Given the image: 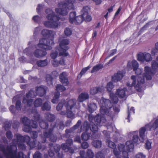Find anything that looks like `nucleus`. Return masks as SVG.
<instances>
[{
  "label": "nucleus",
  "mask_w": 158,
  "mask_h": 158,
  "mask_svg": "<svg viewBox=\"0 0 158 158\" xmlns=\"http://www.w3.org/2000/svg\"><path fill=\"white\" fill-rule=\"evenodd\" d=\"M43 36L47 38H43L39 40V43L38 44L39 47L43 48L47 50L52 49V46L54 45L53 37L54 33L53 31L47 29H44L42 31Z\"/></svg>",
  "instance_id": "20e7f679"
},
{
  "label": "nucleus",
  "mask_w": 158,
  "mask_h": 158,
  "mask_svg": "<svg viewBox=\"0 0 158 158\" xmlns=\"http://www.w3.org/2000/svg\"><path fill=\"white\" fill-rule=\"evenodd\" d=\"M75 1V0H66L64 2L59 3L58 5L60 8L56 9V12L63 15H66L69 10L74 9L73 4Z\"/></svg>",
  "instance_id": "423d86ee"
},
{
  "label": "nucleus",
  "mask_w": 158,
  "mask_h": 158,
  "mask_svg": "<svg viewBox=\"0 0 158 158\" xmlns=\"http://www.w3.org/2000/svg\"><path fill=\"white\" fill-rule=\"evenodd\" d=\"M50 103L49 102H46L44 103L41 107L42 110L43 111L45 110L49 111L51 108Z\"/></svg>",
  "instance_id": "72a5a7b5"
},
{
  "label": "nucleus",
  "mask_w": 158,
  "mask_h": 158,
  "mask_svg": "<svg viewBox=\"0 0 158 158\" xmlns=\"http://www.w3.org/2000/svg\"><path fill=\"white\" fill-rule=\"evenodd\" d=\"M48 62L47 59L44 60H40L36 62V64L39 67H43L48 65Z\"/></svg>",
  "instance_id": "bb28decb"
},
{
  "label": "nucleus",
  "mask_w": 158,
  "mask_h": 158,
  "mask_svg": "<svg viewBox=\"0 0 158 158\" xmlns=\"http://www.w3.org/2000/svg\"><path fill=\"white\" fill-rule=\"evenodd\" d=\"M65 101L64 100H62L61 102L59 103L56 107L57 110L59 111L61 110L62 109L64 104H65Z\"/></svg>",
  "instance_id": "4d7b16f0"
},
{
  "label": "nucleus",
  "mask_w": 158,
  "mask_h": 158,
  "mask_svg": "<svg viewBox=\"0 0 158 158\" xmlns=\"http://www.w3.org/2000/svg\"><path fill=\"white\" fill-rule=\"evenodd\" d=\"M106 140L107 145L110 148H116V145L114 143L109 140L106 139Z\"/></svg>",
  "instance_id": "6e6d98bb"
},
{
  "label": "nucleus",
  "mask_w": 158,
  "mask_h": 158,
  "mask_svg": "<svg viewBox=\"0 0 158 158\" xmlns=\"http://www.w3.org/2000/svg\"><path fill=\"white\" fill-rule=\"evenodd\" d=\"M89 98V95L87 93H82L79 96L77 100L79 102H82Z\"/></svg>",
  "instance_id": "393cba45"
},
{
  "label": "nucleus",
  "mask_w": 158,
  "mask_h": 158,
  "mask_svg": "<svg viewBox=\"0 0 158 158\" xmlns=\"http://www.w3.org/2000/svg\"><path fill=\"white\" fill-rule=\"evenodd\" d=\"M20 121L24 126L23 128V130L25 132H30L31 130V127L33 128H36L37 126L36 121L33 120H31L26 117L21 118Z\"/></svg>",
  "instance_id": "1a4fd4ad"
},
{
  "label": "nucleus",
  "mask_w": 158,
  "mask_h": 158,
  "mask_svg": "<svg viewBox=\"0 0 158 158\" xmlns=\"http://www.w3.org/2000/svg\"><path fill=\"white\" fill-rule=\"evenodd\" d=\"M43 103V100L41 98L37 99L34 102V106L35 107L41 106Z\"/></svg>",
  "instance_id": "c03bdc74"
},
{
  "label": "nucleus",
  "mask_w": 158,
  "mask_h": 158,
  "mask_svg": "<svg viewBox=\"0 0 158 158\" xmlns=\"http://www.w3.org/2000/svg\"><path fill=\"white\" fill-rule=\"evenodd\" d=\"M99 104L100 107V113L102 115L110 117L112 119L120 111L118 106L112 108V104L109 99L102 98L100 100Z\"/></svg>",
  "instance_id": "f03ea898"
},
{
  "label": "nucleus",
  "mask_w": 158,
  "mask_h": 158,
  "mask_svg": "<svg viewBox=\"0 0 158 158\" xmlns=\"http://www.w3.org/2000/svg\"><path fill=\"white\" fill-rule=\"evenodd\" d=\"M82 15L77 16L74 20L75 22L73 24H79L82 23L85 19V17L83 16Z\"/></svg>",
  "instance_id": "2f4dec72"
},
{
  "label": "nucleus",
  "mask_w": 158,
  "mask_h": 158,
  "mask_svg": "<svg viewBox=\"0 0 158 158\" xmlns=\"http://www.w3.org/2000/svg\"><path fill=\"white\" fill-rule=\"evenodd\" d=\"M97 108L96 105L94 103H91L88 105V110L89 112L92 113L96 110Z\"/></svg>",
  "instance_id": "58836bf2"
},
{
  "label": "nucleus",
  "mask_w": 158,
  "mask_h": 158,
  "mask_svg": "<svg viewBox=\"0 0 158 158\" xmlns=\"http://www.w3.org/2000/svg\"><path fill=\"white\" fill-rule=\"evenodd\" d=\"M89 10V7L87 6H85L83 7L82 11L83 14L82 15L83 16L85 17L86 15L88 14V11Z\"/></svg>",
  "instance_id": "5fc2aeb1"
},
{
  "label": "nucleus",
  "mask_w": 158,
  "mask_h": 158,
  "mask_svg": "<svg viewBox=\"0 0 158 158\" xmlns=\"http://www.w3.org/2000/svg\"><path fill=\"white\" fill-rule=\"evenodd\" d=\"M11 123L10 122L7 121L4 123V127L5 130H9L11 127Z\"/></svg>",
  "instance_id": "0e129e2a"
},
{
  "label": "nucleus",
  "mask_w": 158,
  "mask_h": 158,
  "mask_svg": "<svg viewBox=\"0 0 158 158\" xmlns=\"http://www.w3.org/2000/svg\"><path fill=\"white\" fill-rule=\"evenodd\" d=\"M36 97V94H35L33 89H31L26 94V97H24L23 99V103H27V106H30L32 104L33 98Z\"/></svg>",
  "instance_id": "9b49d317"
},
{
  "label": "nucleus",
  "mask_w": 158,
  "mask_h": 158,
  "mask_svg": "<svg viewBox=\"0 0 158 158\" xmlns=\"http://www.w3.org/2000/svg\"><path fill=\"white\" fill-rule=\"evenodd\" d=\"M67 77V74L65 72H62L60 74L59 76V78L60 82L64 86L67 85L69 83Z\"/></svg>",
  "instance_id": "aec40b11"
},
{
  "label": "nucleus",
  "mask_w": 158,
  "mask_h": 158,
  "mask_svg": "<svg viewBox=\"0 0 158 158\" xmlns=\"http://www.w3.org/2000/svg\"><path fill=\"white\" fill-rule=\"evenodd\" d=\"M46 87L45 86H40L35 87V92L36 96L38 95L40 97H42L46 94Z\"/></svg>",
  "instance_id": "a211bd4d"
},
{
  "label": "nucleus",
  "mask_w": 158,
  "mask_h": 158,
  "mask_svg": "<svg viewBox=\"0 0 158 158\" xmlns=\"http://www.w3.org/2000/svg\"><path fill=\"white\" fill-rule=\"evenodd\" d=\"M90 68V67L89 66L85 68H83L81 71L79 75H78V77L80 75V77H81V76L83 75Z\"/></svg>",
  "instance_id": "69168bd1"
},
{
  "label": "nucleus",
  "mask_w": 158,
  "mask_h": 158,
  "mask_svg": "<svg viewBox=\"0 0 158 158\" xmlns=\"http://www.w3.org/2000/svg\"><path fill=\"white\" fill-rule=\"evenodd\" d=\"M127 66L129 68H132L134 71L139 67V64L136 60H134L131 61H128Z\"/></svg>",
  "instance_id": "b1692460"
},
{
  "label": "nucleus",
  "mask_w": 158,
  "mask_h": 158,
  "mask_svg": "<svg viewBox=\"0 0 158 158\" xmlns=\"http://www.w3.org/2000/svg\"><path fill=\"white\" fill-rule=\"evenodd\" d=\"M81 120L78 121L76 125H74L73 127L70 129H67L65 130V133L66 135H69V134L73 132L74 130L77 129L78 127L81 125Z\"/></svg>",
  "instance_id": "5701e85b"
},
{
  "label": "nucleus",
  "mask_w": 158,
  "mask_h": 158,
  "mask_svg": "<svg viewBox=\"0 0 158 158\" xmlns=\"http://www.w3.org/2000/svg\"><path fill=\"white\" fill-rule=\"evenodd\" d=\"M53 149H49L48 151V154L51 157H53L55 155V153L52 150ZM56 152L57 158H62L63 157V154L62 153H60V149H53Z\"/></svg>",
  "instance_id": "f3484780"
},
{
  "label": "nucleus",
  "mask_w": 158,
  "mask_h": 158,
  "mask_svg": "<svg viewBox=\"0 0 158 158\" xmlns=\"http://www.w3.org/2000/svg\"><path fill=\"white\" fill-rule=\"evenodd\" d=\"M92 145L96 148H100L102 145V142L99 140L94 141L92 142Z\"/></svg>",
  "instance_id": "ea45409f"
},
{
  "label": "nucleus",
  "mask_w": 158,
  "mask_h": 158,
  "mask_svg": "<svg viewBox=\"0 0 158 158\" xmlns=\"http://www.w3.org/2000/svg\"><path fill=\"white\" fill-rule=\"evenodd\" d=\"M114 87V85L112 82H108L106 86L107 90L110 93L111 92L112 89Z\"/></svg>",
  "instance_id": "864d4df0"
},
{
  "label": "nucleus",
  "mask_w": 158,
  "mask_h": 158,
  "mask_svg": "<svg viewBox=\"0 0 158 158\" xmlns=\"http://www.w3.org/2000/svg\"><path fill=\"white\" fill-rule=\"evenodd\" d=\"M56 90L58 91L55 92L54 93V96L52 100V102L54 104L58 102L60 96V94L58 91H64L66 90V88L62 85H57L56 86Z\"/></svg>",
  "instance_id": "ddd939ff"
},
{
  "label": "nucleus",
  "mask_w": 158,
  "mask_h": 158,
  "mask_svg": "<svg viewBox=\"0 0 158 158\" xmlns=\"http://www.w3.org/2000/svg\"><path fill=\"white\" fill-rule=\"evenodd\" d=\"M52 76L49 74L47 75L46 76V80L48 84L50 86L52 85Z\"/></svg>",
  "instance_id": "3c124183"
},
{
  "label": "nucleus",
  "mask_w": 158,
  "mask_h": 158,
  "mask_svg": "<svg viewBox=\"0 0 158 158\" xmlns=\"http://www.w3.org/2000/svg\"><path fill=\"white\" fill-rule=\"evenodd\" d=\"M136 77L135 76H132L131 77V79L133 80L132 83L131 84L129 82L127 83V85L129 88L130 89H131L132 87L135 86L136 83Z\"/></svg>",
  "instance_id": "4c0bfd02"
},
{
  "label": "nucleus",
  "mask_w": 158,
  "mask_h": 158,
  "mask_svg": "<svg viewBox=\"0 0 158 158\" xmlns=\"http://www.w3.org/2000/svg\"><path fill=\"white\" fill-rule=\"evenodd\" d=\"M107 127L108 132H113L115 131L116 133H118V131H116L117 130L115 127L112 124H110L108 125Z\"/></svg>",
  "instance_id": "37998d69"
},
{
  "label": "nucleus",
  "mask_w": 158,
  "mask_h": 158,
  "mask_svg": "<svg viewBox=\"0 0 158 158\" xmlns=\"http://www.w3.org/2000/svg\"><path fill=\"white\" fill-rule=\"evenodd\" d=\"M127 91V89L125 88H123V89H117L116 94L120 98H123L126 96V92Z\"/></svg>",
  "instance_id": "4be33fe9"
},
{
  "label": "nucleus",
  "mask_w": 158,
  "mask_h": 158,
  "mask_svg": "<svg viewBox=\"0 0 158 158\" xmlns=\"http://www.w3.org/2000/svg\"><path fill=\"white\" fill-rule=\"evenodd\" d=\"M94 120L95 123L98 126H100L101 123H104L106 122L104 117L102 116L99 114L94 117Z\"/></svg>",
  "instance_id": "412c9836"
},
{
  "label": "nucleus",
  "mask_w": 158,
  "mask_h": 158,
  "mask_svg": "<svg viewBox=\"0 0 158 158\" xmlns=\"http://www.w3.org/2000/svg\"><path fill=\"white\" fill-rule=\"evenodd\" d=\"M146 125H149L150 126L151 130L153 129V130H155L158 127V117H157V119L153 123H150Z\"/></svg>",
  "instance_id": "f704fd0d"
},
{
  "label": "nucleus",
  "mask_w": 158,
  "mask_h": 158,
  "mask_svg": "<svg viewBox=\"0 0 158 158\" xmlns=\"http://www.w3.org/2000/svg\"><path fill=\"white\" fill-rule=\"evenodd\" d=\"M90 126L88 121H85L83 125L81 127L80 132H81L82 131H87L89 129V128H90Z\"/></svg>",
  "instance_id": "c756f323"
},
{
  "label": "nucleus",
  "mask_w": 158,
  "mask_h": 158,
  "mask_svg": "<svg viewBox=\"0 0 158 158\" xmlns=\"http://www.w3.org/2000/svg\"><path fill=\"white\" fill-rule=\"evenodd\" d=\"M90 137V135L89 134L87 133L86 132L82 133L81 138L82 140L86 141L88 140Z\"/></svg>",
  "instance_id": "bf43d9fd"
},
{
  "label": "nucleus",
  "mask_w": 158,
  "mask_h": 158,
  "mask_svg": "<svg viewBox=\"0 0 158 158\" xmlns=\"http://www.w3.org/2000/svg\"><path fill=\"white\" fill-rule=\"evenodd\" d=\"M32 19L35 22L39 23L41 22L42 18L38 15H35L33 17Z\"/></svg>",
  "instance_id": "680f3d73"
},
{
  "label": "nucleus",
  "mask_w": 158,
  "mask_h": 158,
  "mask_svg": "<svg viewBox=\"0 0 158 158\" xmlns=\"http://www.w3.org/2000/svg\"><path fill=\"white\" fill-rule=\"evenodd\" d=\"M127 151H125L126 149H122L121 151H123L122 155L123 156H121L120 158H129L128 157V153L131 152V151H133L134 149H126Z\"/></svg>",
  "instance_id": "c85d7f7f"
},
{
  "label": "nucleus",
  "mask_w": 158,
  "mask_h": 158,
  "mask_svg": "<svg viewBox=\"0 0 158 158\" xmlns=\"http://www.w3.org/2000/svg\"><path fill=\"white\" fill-rule=\"evenodd\" d=\"M72 110L66 109V116L71 119H73L75 118L74 114L71 111Z\"/></svg>",
  "instance_id": "79ce46f5"
},
{
  "label": "nucleus",
  "mask_w": 158,
  "mask_h": 158,
  "mask_svg": "<svg viewBox=\"0 0 158 158\" xmlns=\"http://www.w3.org/2000/svg\"><path fill=\"white\" fill-rule=\"evenodd\" d=\"M15 137L16 139L12 140V142L10 143V148L8 146V141L6 137H2L0 139V148H17V146L19 148H26L24 143L26 142L29 145L30 148H34L35 146H32L31 144L33 143L30 142V138L28 136L25 135L22 136L19 134L15 135Z\"/></svg>",
  "instance_id": "f257e3e1"
},
{
  "label": "nucleus",
  "mask_w": 158,
  "mask_h": 158,
  "mask_svg": "<svg viewBox=\"0 0 158 158\" xmlns=\"http://www.w3.org/2000/svg\"><path fill=\"white\" fill-rule=\"evenodd\" d=\"M152 59L150 54L147 52H140L137 55V60L139 61L143 62L145 61L148 62Z\"/></svg>",
  "instance_id": "f8f14e48"
},
{
  "label": "nucleus",
  "mask_w": 158,
  "mask_h": 158,
  "mask_svg": "<svg viewBox=\"0 0 158 158\" xmlns=\"http://www.w3.org/2000/svg\"><path fill=\"white\" fill-rule=\"evenodd\" d=\"M90 128L91 131L94 133H95L96 131H98V125H96L95 124H94L93 123H90Z\"/></svg>",
  "instance_id": "8fccbe9b"
},
{
  "label": "nucleus",
  "mask_w": 158,
  "mask_h": 158,
  "mask_svg": "<svg viewBox=\"0 0 158 158\" xmlns=\"http://www.w3.org/2000/svg\"><path fill=\"white\" fill-rule=\"evenodd\" d=\"M113 153L117 158H120L121 157V151L122 149H113Z\"/></svg>",
  "instance_id": "a18cd8bd"
},
{
  "label": "nucleus",
  "mask_w": 158,
  "mask_h": 158,
  "mask_svg": "<svg viewBox=\"0 0 158 158\" xmlns=\"http://www.w3.org/2000/svg\"><path fill=\"white\" fill-rule=\"evenodd\" d=\"M28 44L29 46L23 51V52L30 57L34 56L37 58H40L46 55L47 52L45 50L40 49L35 50L32 53V47L35 46L33 44L32 41L29 42Z\"/></svg>",
  "instance_id": "0eeeda50"
},
{
  "label": "nucleus",
  "mask_w": 158,
  "mask_h": 158,
  "mask_svg": "<svg viewBox=\"0 0 158 158\" xmlns=\"http://www.w3.org/2000/svg\"><path fill=\"white\" fill-rule=\"evenodd\" d=\"M145 73L143 76V77H141V74L142 70L139 67L134 71H135V74L139 76H135L136 79H137V83L136 85L135 86V89L138 91H140L142 89L143 85L144 83V78L147 80H150L152 79V75L153 74L150 68L148 66H145L144 68Z\"/></svg>",
  "instance_id": "7ed1b4c3"
},
{
  "label": "nucleus",
  "mask_w": 158,
  "mask_h": 158,
  "mask_svg": "<svg viewBox=\"0 0 158 158\" xmlns=\"http://www.w3.org/2000/svg\"><path fill=\"white\" fill-rule=\"evenodd\" d=\"M103 67V65L101 64H98L94 66L92 69L91 71V73H94L99 71L100 69H102Z\"/></svg>",
  "instance_id": "a19ab883"
},
{
  "label": "nucleus",
  "mask_w": 158,
  "mask_h": 158,
  "mask_svg": "<svg viewBox=\"0 0 158 158\" xmlns=\"http://www.w3.org/2000/svg\"><path fill=\"white\" fill-rule=\"evenodd\" d=\"M52 64L55 67L57 66L60 64L61 65H65V60L63 58H61L60 60L58 61L57 60H53L52 61Z\"/></svg>",
  "instance_id": "cd10ccee"
},
{
  "label": "nucleus",
  "mask_w": 158,
  "mask_h": 158,
  "mask_svg": "<svg viewBox=\"0 0 158 158\" xmlns=\"http://www.w3.org/2000/svg\"><path fill=\"white\" fill-rule=\"evenodd\" d=\"M64 32L65 35L68 36H70L72 33L71 30L68 27L65 29Z\"/></svg>",
  "instance_id": "338daca9"
},
{
  "label": "nucleus",
  "mask_w": 158,
  "mask_h": 158,
  "mask_svg": "<svg viewBox=\"0 0 158 158\" xmlns=\"http://www.w3.org/2000/svg\"><path fill=\"white\" fill-rule=\"evenodd\" d=\"M15 108L18 111L21 110V103L20 101H17L15 104Z\"/></svg>",
  "instance_id": "e2e57ef3"
},
{
  "label": "nucleus",
  "mask_w": 158,
  "mask_h": 158,
  "mask_svg": "<svg viewBox=\"0 0 158 158\" xmlns=\"http://www.w3.org/2000/svg\"><path fill=\"white\" fill-rule=\"evenodd\" d=\"M105 89L104 87L103 86L94 87L91 89L90 92L91 94L94 95L103 92Z\"/></svg>",
  "instance_id": "6ab92c4d"
},
{
  "label": "nucleus",
  "mask_w": 158,
  "mask_h": 158,
  "mask_svg": "<svg viewBox=\"0 0 158 158\" xmlns=\"http://www.w3.org/2000/svg\"><path fill=\"white\" fill-rule=\"evenodd\" d=\"M126 148H134V144L132 141H127L125 144Z\"/></svg>",
  "instance_id": "13d9d810"
},
{
  "label": "nucleus",
  "mask_w": 158,
  "mask_h": 158,
  "mask_svg": "<svg viewBox=\"0 0 158 158\" xmlns=\"http://www.w3.org/2000/svg\"><path fill=\"white\" fill-rule=\"evenodd\" d=\"M110 98L113 102L117 103L118 102V98L115 96L113 93H110Z\"/></svg>",
  "instance_id": "09e8293b"
},
{
  "label": "nucleus",
  "mask_w": 158,
  "mask_h": 158,
  "mask_svg": "<svg viewBox=\"0 0 158 158\" xmlns=\"http://www.w3.org/2000/svg\"><path fill=\"white\" fill-rule=\"evenodd\" d=\"M40 127L44 129H47L48 127V124L46 122L42 121L39 122Z\"/></svg>",
  "instance_id": "49530a36"
},
{
  "label": "nucleus",
  "mask_w": 158,
  "mask_h": 158,
  "mask_svg": "<svg viewBox=\"0 0 158 158\" xmlns=\"http://www.w3.org/2000/svg\"><path fill=\"white\" fill-rule=\"evenodd\" d=\"M45 12L48 15L46 18L48 19H49L51 18H53L55 16H58L55 15V13L53 12L52 10L49 8L47 9L46 10Z\"/></svg>",
  "instance_id": "a878e982"
},
{
  "label": "nucleus",
  "mask_w": 158,
  "mask_h": 158,
  "mask_svg": "<svg viewBox=\"0 0 158 158\" xmlns=\"http://www.w3.org/2000/svg\"><path fill=\"white\" fill-rule=\"evenodd\" d=\"M59 41L60 46L56 49L60 52L59 56L65 57L68 56L69 54L67 51L69 49V47L67 45L69 43V40L63 37H60Z\"/></svg>",
  "instance_id": "6e6552de"
},
{
  "label": "nucleus",
  "mask_w": 158,
  "mask_h": 158,
  "mask_svg": "<svg viewBox=\"0 0 158 158\" xmlns=\"http://www.w3.org/2000/svg\"><path fill=\"white\" fill-rule=\"evenodd\" d=\"M76 13L75 12L73 11L71 12L69 14V22L70 23H72L75 22L74 20L76 18Z\"/></svg>",
  "instance_id": "e433bc0d"
},
{
  "label": "nucleus",
  "mask_w": 158,
  "mask_h": 158,
  "mask_svg": "<svg viewBox=\"0 0 158 158\" xmlns=\"http://www.w3.org/2000/svg\"><path fill=\"white\" fill-rule=\"evenodd\" d=\"M96 158H105L104 154L101 152H97L95 155Z\"/></svg>",
  "instance_id": "774afa93"
},
{
  "label": "nucleus",
  "mask_w": 158,
  "mask_h": 158,
  "mask_svg": "<svg viewBox=\"0 0 158 158\" xmlns=\"http://www.w3.org/2000/svg\"><path fill=\"white\" fill-rule=\"evenodd\" d=\"M77 100L75 99H70L65 103L66 110H73L76 108Z\"/></svg>",
  "instance_id": "2eb2a0df"
},
{
  "label": "nucleus",
  "mask_w": 158,
  "mask_h": 158,
  "mask_svg": "<svg viewBox=\"0 0 158 158\" xmlns=\"http://www.w3.org/2000/svg\"><path fill=\"white\" fill-rule=\"evenodd\" d=\"M45 118L47 120L50 122H52L55 120V116L49 113H47L45 114Z\"/></svg>",
  "instance_id": "c9c22d12"
},
{
  "label": "nucleus",
  "mask_w": 158,
  "mask_h": 158,
  "mask_svg": "<svg viewBox=\"0 0 158 158\" xmlns=\"http://www.w3.org/2000/svg\"><path fill=\"white\" fill-rule=\"evenodd\" d=\"M135 113V109L133 107H131L130 110H128V116L126 118L127 119V122L129 123L130 122V115L131 114H133Z\"/></svg>",
  "instance_id": "de8ad7c7"
},
{
  "label": "nucleus",
  "mask_w": 158,
  "mask_h": 158,
  "mask_svg": "<svg viewBox=\"0 0 158 158\" xmlns=\"http://www.w3.org/2000/svg\"><path fill=\"white\" fill-rule=\"evenodd\" d=\"M56 127L58 129L63 130L64 128V125L63 122L60 120H57L56 121V124H53V125L52 123L51 124V126L48 131L44 132L43 133L44 137H41V141L43 143H44L46 142V138H49L50 140L53 142H56L57 139V137L56 136L52 134L54 128Z\"/></svg>",
  "instance_id": "39448f33"
},
{
  "label": "nucleus",
  "mask_w": 158,
  "mask_h": 158,
  "mask_svg": "<svg viewBox=\"0 0 158 158\" xmlns=\"http://www.w3.org/2000/svg\"><path fill=\"white\" fill-rule=\"evenodd\" d=\"M125 74V72L123 71L118 72L112 77V81L114 82L120 81L123 77Z\"/></svg>",
  "instance_id": "dca6fc26"
},
{
  "label": "nucleus",
  "mask_w": 158,
  "mask_h": 158,
  "mask_svg": "<svg viewBox=\"0 0 158 158\" xmlns=\"http://www.w3.org/2000/svg\"><path fill=\"white\" fill-rule=\"evenodd\" d=\"M94 154L90 149H88L86 152L84 151V157L85 158H93Z\"/></svg>",
  "instance_id": "7c9ffc66"
},
{
  "label": "nucleus",
  "mask_w": 158,
  "mask_h": 158,
  "mask_svg": "<svg viewBox=\"0 0 158 158\" xmlns=\"http://www.w3.org/2000/svg\"><path fill=\"white\" fill-rule=\"evenodd\" d=\"M73 143V140L71 139L67 140L66 143H63L61 145V148H70L69 146Z\"/></svg>",
  "instance_id": "473e14b6"
},
{
  "label": "nucleus",
  "mask_w": 158,
  "mask_h": 158,
  "mask_svg": "<svg viewBox=\"0 0 158 158\" xmlns=\"http://www.w3.org/2000/svg\"><path fill=\"white\" fill-rule=\"evenodd\" d=\"M60 19L59 16H55L53 18H51L50 19H48V21H45L44 22V26L47 27L52 28H56L60 25L58 22Z\"/></svg>",
  "instance_id": "9d476101"
},
{
  "label": "nucleus",
  "mask_w": 158,
  "mask_h": 158,
  "mask_svg": "<svg viewBox=\"0 0 158 158\" xmlns=\"http://www.w3.org/2000/svg\"><path fill=\"white\" fill-rule=\"evenodd\" d=\"M151 130L150 126L148 125H145V127L141 128L139 131L140 139L139 140L141 142H143L145 137V132L146 131Z\"/></svg>",
  "instance_id": "4468645a"
},
{
  "label": "nucleus",
  "mask_w": 158,
  "mask_h": 158,
  "mask_svg": "<svg viewBox=\"0 0 158 158\" xmlns=\"http://www.w3.org/2000/svg\"><path fill=\"white\" fill-rule=\"evenodd\" d=\"M32 113L35 115L34 116L35 120L37 121H39L40 119V115L39 114H38L37 110L35 109L32 110Z\"/></svg>",
  "instance_id": "603ef678"
},
{
  "label": "nucleus",
  "mask_w": 158,
  "mask_h": 158,
  "mask_svg": "<svg viewBox=\"0 0 158 158\" xmlns=\"http://www.w3.org/2000/svg\"><path fill=\"white\" fill-rule=\"evenodd\" d=\"M152 67L154 70L158 69V63L155 61H152Z\"/></svg>",
  "instance_id": "052dcab7"
}]
</instances>
